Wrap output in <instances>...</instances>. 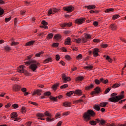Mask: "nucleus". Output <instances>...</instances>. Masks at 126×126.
Segmentation results:
<instances>
[{
	"label": "nucleus",
	"mask_w": 126,
	"mask_h": 126,
	"mask_svg": "<svg viewBox=\"0 0 126 126\" xmlns=\"http://www.w3.org/2000/svg\"><path fill=\"white\" fill-rule=\"evenodd\" d=\"M95 113L92 109L88 110L86 112H85L83 115L84 121L88 122L91 120V117H95Z\"/></svg>",
	"instance_id": "1"
},
{
	"label": "nucleus",
	"mask_w": 126,
	"mask_h": 126,
	"mask_svg": "<svg viewBox=\"0 0 126 126\" xmlns=\"http://www.w3.org/2000/svg\"><path fill=\"white\" fill-rule=\"evenodd\" d=\"M125 97V95H118L115 96V97H111L109 98L108 100L109 102H112V103H117L120 101V100H122Z\"/></svg>",
	"instance_id": "2"
},
{
	"label": "nucleus",
	"mask_w": 126,
	"mask_h": 126,
	"mask_svg": "<svg viewBox=\"0 0 126 126\" xmlns=\"http://www.w3.org/2000/svg\"><path fill=\"white\" fill-rule=\"evenodd\" d=\"M31 63H36L35 65L36 66H40V63L37 62L35 60H30L29 61L25 62V64L26 65H30Z\"/></svg>",
	"instance_id": "3"
},
{
	"label": "nucleus",
	"mask_w": 126,
	"mask_h": 126,
	"mask_svg": "<svg viewBox=\"0 0 126 126\" xmlns=\"http://www.w3.org/2000/svg\"><path fill=\"white\" fill-rule=\"evenodd\" d=\"M63 10L64 11H67V12H72L74 10V7L72 5L64 7H63Z\"/></svg>",
	"instance_id": "4"
},
{
	"label": "nucleus",
	"mask_w": 126,
	"mask_h": 126,
	"mask_svg": "<svg viewBox=\"0 0 126 126\" xmlns=\"http://www.w3.org/2000/svg\"><path fill=\"white\" fill-rule=\"evenodd\" d=\"M62 78L64 83H66V82H68L71 80V78L70 77L66 76L65 74H62Z\"/></svg>",
	"instance_id": "5"
},
{
	"label": "nucleus",
	"mask_w": 126,
	"mask_h": 126,
	"mask_svg": "<svg viewBox=\"0 0 126 126\" xmlns=\"http://www.w3.org/2000/svg\"><path fill=\"white\" fill-rule=\"evenodd\" d=\"M12 89L13 91H15V92H17L18 91H20L21 89V86L17 84H15L12 86Z\"/></svg>",
	"instance_id": "6"
},
{
	"label": "nucleus",
	"mask_w": 126,
	"mask_h": 126,
	"mask_svg": "<svg viewBox=\"0 0 126 126\" xmlns=\"http://www.w3.org/2000/svg\"><path fill=\"white\" fill-rule=\"evenodd\" d=\"M32 63V64L30 65L29 68L31 70L33 71V72H36V70H37V68H38V66H37V65L34 63Z\"/></svg>",
	"instance_id": "7"
},
{
	"label": "nucleus",
	"mask_w": 126,
	"mask_h": 126,
	"mask_svg": "<svg viewBox=\"0 0 126 126\" xmlns=\"http://www.w3.org/2000/svg\"><path fill=\"white\" fill-rule=\"evenodd\" d=\"M11 119H14V122H17L18 119H17V113L13 112L10 115Z\"/></svg>",
	"instance_id": "8"
},
{
	"label": "nucleus",
	"mask_w": 126,
	"mask_h": 126,
	"mask_svg": "<svg viewBox=\"0 0 126 126\" xmlns=\"http://www.w3.org/2000/svg\"><path fill=\"white\" fill-rule=\"evenodd\" d=\"M93 54L94 58H97L99 56V49L94 48L93 49Z\"/></svg>",
	"instance_id": "9"
},
{
	"label": "nucleus",
	"mask_w": 126,
	"mask_h": 126,
	"mask_svg": "<svg viewBox=\"0 0 126 126\" xmlns=\"http://www.w3.org/2000/svg\"><path fill=\"white\" fill-rule=\"evenodd\" d=\"M85 21V18H80L75 21L76 24H82Z\"/></svg>",
	"instance_id": "10"
},
{
	"label": "nucleus",
	"mask_w": 126,
	"mask_h": 126,
	"mask_svg": "<svg viewBox=\"0 0 126 126\" xmlns=\"http://www.w3.org/2000/svg\"><path fill=\"white\" fill-rule=\"evenodd\" d=\"M24 67H25V65H20L17 69L18 72H19L20 73H23V72H24Z\"/></svg>",
	"instance_id": "11"
},
{
	"label": "nucleus",
	"mask_w": 126,
	"mask_h": 126,
	"mask_svg": "<svg viewBox=\"0 0 126 126\" xmlns=\"http://www.w3.org/2000/svg\"><path fill=\"white\" fill-rule=\"evenodd\" d=\"M93 88H94V85L91 84L90 85L86 86L85 88V90H86V91H89L91 90V89H93Z\"/></svg>",
	"instance_id": "12"
},
{
	"label": "nucleus",
	"mask_w": 126,
	"mask_h": 126,
	"mask_svg": "<svg viewBox=\"0 0 126 126\" xmlns=\"http://www.w3.org/2000/svg\"><path fill=\"white\" fill-rule=\"evenodd\" d=\"M42 93V90H36V91H34L32 94V96H33L34 95H38L39 96H40V95Z\"/></svg>",
	"instance_id": "13"
},
{
	"label": "nucleus",
	"mask_w": 126,
	"mask_h": 126,
	"mask_svg": "<svg viewBox=\"0 0 126 126\" xmlns=\"http://www.w3.org/2000/svg\"><path fill=\"white\" fill-rule=\"evenodd\" d=\"M53 39L56 41H60L62 39V35L60 34H56L54 35Z\"/></svg>",
	"instance_id": "14"
},
{
	"label": "nucleus",
	"mask_w": 126,
	"mask_h": 126,
	"mask_svg": "<svg viewBox=\"0 0 126 126\" xmlns=\"http://www.w3.org/2000/svg\"><path fill=\"white\" fill-rule=\"evenodd\" d=\"M110 28L111 30H112V31H115V30H117V29L118 28V26L115 24H112L110 25Z\"/></svg>",
	"instance_id": "15"
},
{
	"label": "nucleus",
	"mask_w": 126,
	"mask_h": 126,
	"mask_svg": "<svg viewBox=\"0 0 126 126\" xmlns=\"http://www.w3.org/2000/svg\"><path fill=\"white\" fill-rule=\"evenodd\" d=\"M63 107H65V108L71 107V102L65 101L64 103H63Z\"/></svg>",
	"instance_id": "16"
},
{
	"label": "nucleus",
	"mask_w": 126,
	"mask_h": 126,
	"mask_svg": "<svg viewBox=\"0 0 126 126\" xmlns=\"http://www.w3.org/2000/svg\"><path fill=\"white\" fill-rule=\"evenodd\" d=\"M64 45H71V40L70 37H67L65 39Z\"/></svg>",
	"instance_id": "17"
},
{
	"label": "nucleus",
	"mask_w": 126,
	"mask_h": 126,
	"mask_svg": "<svg viewBox=\"0 0 126 126\" xmlns=\"http://www.w3.org/2000/svg\"><path fill=\"white\" fill-rule=\"evenodd\" d=\"M84 7L85 8H87V9H94V8H96V5H90L89 6H85Z\"/></svg>",
	"instance_id": "18"
},
{
	"label": "nucleus",
	"mask_w": 126,
	"mask_h": 126,
	"mask_svg": "<svg viewBox=\"0 0 126 126\" xmlns=\"http://www.w3.org/2000/svg\"><path fill=\"white\" fill-rule=\"evenodd\" d=\"M94 90L95 92L97 93V94H99L102 92V90L100 87H96L94 89Z\"/></svg>",
	"instance_id": "19"
},
{
	"label": "nucleus",
	"mask_w": 126,
	"mask_h": 126,
	"mask_svg": "<svg viewBox=\"0 0 126 126\" xmlns=\"http://www.w3.org/2000/svg\"><path fill=\"white\" fill-rule=\"evenodd\" d=\"M59 86H60V83H57L52 86V88L53 90H54V91H56Z\"/></svg>",
	"instance_id": "20"
},
{
	"label": "nucleus",
	"mask_w": 126,
	"mask_h": 126,
	"mask_svg": "<svg viewBox=\"0 0 126 126\" xmlns=\"http://www.w3.org/2000/svg\"><path fill=\"white\" fill-rule=\"evenodd\" d=\"M53 59L50 57L44 60L43 63H52Z\"/></svg>",
	"instance_id": "21"
},
{
	"label": "nucleus",
	"mask_w": 126,
	"mask_h": 126,
	"mask_svg": "<svg viewBox=\"0 0 126 126\" xmlns=\"http://www.w3.org/2000/svg\"><path fill=\"white\" fill-rule=\"evenodd\" d=\"M74 94L78 95L79 96H81L82 92H81V90H76L74 92Z\"/></svg>",
	"instance_id": "22"
},
{
	"label": "nucleus",
	"mask_w": 126,
	"mask_h": 126,
	"mask_svg": "<svg viewBox=\"0 0 126 126\" xmlns=\"http://www.w3.org/2000/svg\"><path fill=\"white\" fill-rule=\"evenodd\" d=\"M35 43V40H31L26 43V46H33Z\"/></svg>",
	"instance_id": "23"
},
{
	"label": "nucleus",
	"mask_w": 126,
	"mask_h": 126,
	"mask_svg": "<svg viewBox=\"0 0 126 126\" xmlns=\"http://www.w3.org/2000/svg\"><path fill=\"white\" fill-rule=\"evenodd\" d=\"M100 105H98V104H95L94 106V110H95V111H97V112H99V111H100Z\"/></svg>",
	"instance_id": "24"
},
{
	"label": "nucleus",
	"mask_w": 126,
	"mask_h": 126,
	"mask_svg": "<svg viewBox=\"0 0 126 126\" xmlns=\"http://www.w3.org/2000/svg\"><path fill=\"white\" fill-rule=\"evenodd\" d=\"M84 79V77L83 76H79L76 78L75 81H82Z\"/></svg>",
	"instance_id": "25"
},
{
	"label": "nucleus",
	"mask_w": 126,
	"mask_h": 126,
	"mask_svg": "<svg viewBox=\"0 0 126 126\" xmlns=\"http://www.w3.org/2000/svg\"><path fill=\"white\" fill-rule=\"evenodd\" d=\"M108 104V102H101L99 104V106L102 108H105V107H106Z\"/></svg>",
	"instance_id": "26"
},
{
	"label": "nucleus",
	"mask_w": 126,
	"mask_h": 126,
	"mask_svg": "<svg viewBox=\"0 0 126 126\" xmlns=\"http://www.w3.org/2000/svg\"><path fill=\"white\" fill-rule=\"evenodd\" d=\"M53 121H55V118H52V117H50V116L46 118V122H48V123L53 122Z\"/></svg>",
	"instance_id": "27"
},
{
	"label": "nucleus",
	"mask_w": 126,
	"mask_h": 126,
	"mask_svg": "<svg viewBox=\"0 0 126 126\" xmlns=\"http://www.w3.org/2000/svg\"><path fill=\"white\" fill-rule=\"evenodd\" d=\"M27 110L26 109V107L23 106L21 109V112L22 114H25L26 113Z\"/></svg>",
	"instance_id": "28"
},
{
	"label": "nucleus",
	"mask_w": 126,
	"mask_h": 126,
	"mask_svg": "<svg viewBox=\"0 0 126 126\" xmlns=\"http://www.w3.org/2000/svg\"><path fill=\"white\" fill-rule=\"evenodd\" d=\"M54 37V34L53 33H49L47 35L46 37L47 40H50V39H52Z\"/></svg>",
	"instance_id": "29"
},
{
	"label": "nucleus",
	"mask_w": 126,
	"mask_h": 126,
	"mask_svg": "<svg viewBox=\"0 0 126 126\" xmlns=\"http://www.w3.org/2000/svg\"><path fill=\"white\" fill-rule=\"evenodd\" d=\"M44 117L46 116V117H50V118H52V114H50L48 111H46L45 112H44Z\"/></svg>",
	"instance_id": "30"
},
{
	"label": "nucleus",
	"mask_w": 126,
	"mask_h": 126,
	"mask_svg": "<svg viewBox=\"0 0 126 126\" xmlns=\"http://www.w3.org/2000/svg\"><path fill=\"white\" fill-rule=\"evenodd\" d=\"M84 67L85 69H88V70H91V69H92L93 68V66L90 65H88V66H86Z\"/></svg>",
	"instance_id": "31"
},
{
	"label": "nucleus",
	"mask_w": 126,
	"mask_h": 126,
	"mask_svg": "<svg viewBox=\"0 0 126 126\" xmlns=\"http://www.w3.org/2000/svg\"><path fill=\"white\" fill-rule=\"evenodd\" d=\"M49 99H50L52 101H58V97H54L53 96H50L49 97Z\"/></svg>",
	"instance_id": "32"
},
{
	"label": "nucleus",
	"mask_w": 126,
	"mask_h": 126,
	"mask_svg": "<svg viewBox=\"0 0 126 126\" xmlns=\"http://www.w3.org/2000/svg\"><path fill=\"white\" fill-rule=\"evenodd\" d=\"M83 99H79L73 101V104H78V103H83Z\"/></svg>",
	"instance_id": "33"
},
{
	"label": "nucleus",
	"mask_w": 126,
	"mask_h": 126,
	"mask_svg": "<svg viewBox=\"0 0 126 126\" xmlns=\"http://www.w3.org/2000/svg\"><path fill=\"white\" fill-rule=\"evenodd\" d=\"M118 87H120V84L116 83L115 84H113L112 86V88H118Z\"/></svg>",
	"instance_id": "34"
},
{
	"label": "nucleus",
	"mask_w": 126,
	"mask_h": 126,
	"mask_svg": "<svg viewBox=\"0 0 126 126\" xmlns=\"http://www.w3.org/2000/svg\"><path fill=\"white\" fill-rule=\"evenodd\" d=\"M89 124L91 125V126H96V125H97L95 121L94 120L90 121Z\"/></svg>",
	"instance_id": "35"
},
{
	"label": "nucleus",
	"mask_w": 126,
	"mask_h": 126,
	"mask_svg": "<svg viewBox=\"0 0 126 126\" xmlns=\"http://www.w3.org/2000/svg\"><path fill=\"white\" fill-rule=\"evenodd\" d=\"M4 50L6 51V52H9V51H11V47L8 46V45L5 46L4 48Z\"/></svg>",
	"instance_id": "36"
},
{
	"label": "nucleus",
	"mask_w": 126,
	"mask_h": 126,
	"mask_svg": "<svg viewBox=\"0 0 126 126\" xmlns=\"http://www.w3.org/2000/svg\"><path fill=\"white\" fill-rule=\"evenodd\" d=\"M44 54V52L43 51L40 52L38 53H36L35 55V56L36 58H39V57H41V55H43Z\"/></svg>",
	"instance_id": "37"
},
{
	"label": "nucleus",
	"mask_w": 126,
	"mask_h": 126,
	"mask_svg": "<svg viewBox=\"0 0 126 126\" xmlns=\"http://www.w3.org/2000/svg\"><path fill=\"white\" fill-rule=\"evenodd\" d=\"M51 94L52 93H50V92H46L43 94L44 96H45V97L47 96H51Z\"/></svg>",
	"instance_id": "38"
},
{
	"label": "nucleus",
	"mask_w": 126,
	"mask_h": 126,
	"mask_svg": "<svg viewBox=\"0 0 126 126\" xmlns=\"http://www.w3.org/2000/svg\"><path fill=\"white\" fill-rule=\"evenodd\" d=\"M36 117H38L39 118H44L45 115L43 113H38L36 114Z\"/></svg>",
	"instance_id": "39"
},
{
	"label": "nucleus",
	"mask_w": 126,
	"mask_h": 126,
	"mask_svg": "<svg viewBox=\"0 0 126 126\" xmlns=\"http://www.w3.org/2000/svg\"><path fill=\"white\" fill-rule=\"evenodd\" d=\"M105 124H106V121L103 119H101L100 120V123L99 124V125H101V126H104V125H105Z\"/></svg>",
	"instance_id": "40"
},
{
	"label": "nucleus",
	"mask_w": 126,
	"mask_h": 126,
	"mask_svg": "<svg viewBox=\"0 0 126 126\" xmlns=\"http://www.w3.org/2000/svg\"><path fill=\"white\" fill-rule=\"evenodd\" d=\"M106 61H108L109 63H112L113 62V60L111 58L109 57V56H106L105 58Z\"/></svg>",
	"instance_id": "41"
},
{
	"label": "nucleus",
	"mask_w": 126,
	"mask_h": 126,
	"mask_svg": "<svg viewBox=\"0 0 126 126\" xmlns=\"http://www.w3.org/2000/svg\"><path fill=\"white\" fill-rule=\"evenodd\" d=\"M73 93H74V92H73V91H70V92H67L66 94V96H71V95H73Z\"/></svg>",
	"instance_id": "42"
},
{
	"label": "nucleus",
	"mask_w": 126,
	"mask_h": 126,
	"mask_svg": "<svg viewBox=\"0 0 126 126\" xmlns=\"http://www.w3.org/2000/svg\"><path fill=\"white\" fill-rule=\"evenodd\" d=\"M68 87V85L67 84H64L60 87L61 89H64V88H66Z\"/></svg>",
	"instance_id": "43"
},
{
	"label": "nucleus",
	"mask_w": 126,
	"mask_h": 126,
	"mask_svg": "<svg viewBox=\"0 0 126 126\" xmlns=\"http://www.w3.org/2000/svg\"><path fill=\"white\" fill-rule=\"evenodd\" d=\"M111 11H114V8H108L105 10V12H111Z\"/></svg>",
	"instance_id": "44"
},
{
	"label": "nucleus",
	"mask_w": 126,
	"mask_h": 126,
	"mask_svg": "<svg viewBox=\"0 0 126 126\" xmlns=\"http://www.w3.org/2000/svg\"><path fill=\"white\" fill-rule=\"evenodd\" d=\"M51 14H54V12H53L52 9H50L48 11V16H50V15H51Z\"/></svg>",
	"instance_id": "45"
},
{
	"label": "nucleus",
	"mask_w": 126,
	"mask_h": 126,
	"mask_svg": "<svg viewBox=\"0 0 126 126\" xmlns=\"http://www.w3.org/2000/svg\"><path fill=\"white\" fill-rule=\"evenodd\" d=\"M60 26H61V27H62V28H65V27H67L66 23L60 24Z\"/></svg>",
	"instance_id": "46"
},
{
	"label": "nucleus",
	"mask_w": 126,
	"mask_h": 126,
	"mask_svg": "<svg viewBox=\"0 0 126 126\" xmlns=\"http://www.w3.org/2000/svg\"><path fill=\"white\" fill-rule=\"evenodd\" d=\"M59 45H60V44L59 43H53L52 46L57 48V47H59Z\"/></svg>",
	"instance_id": "47"
},
{
	"label": "nucleus",
	"mask_w": 126,
	"mask_h": 126,
	"mask_svg": "<svg viewBox=\"0 0 126 126\" xmlns=\"http://www.w3.org/2000/svg\"><path fill=\"white\" fill-rule=\"evenodd\" d=\"M76 60H81L82 59V55L79 54L76 57Z\"/></svg>",
	"instance_id": "48"
},
{
	"label": "nucleus",
	"mask_w": 126,
	"mask_h": 126,
	"mask_svg": "<svg viewBox=\"0 0 126 126\" xmlns=\"http://www.w3.org/2000/svg\"><path fill=\"white\" fill-rule=\"evenodd\" d=\"M85 37L88 39H91V35L87 33L85 34Z\"/></svg>",
	"instance_id": "49"
},
{
	"label": "nucleus",
	"mask_w": 126,
	"mask_h": 126,
	"mask_svg": "<svg viewBox=\"0 0 126 126\" xmlns=\"http://www.w3.org/2000/svg\"><path fill=\"white\" fill-rule=\"evenodd\" d=\"M65 58L66 60H67V61H70V60H71L70 56H69V55H67L65 56Z\"/></svg>",
	"instance_id": "50"
},
{
	"label": "nucleus",
	"mask_w": 126,
	"mask_h": 126,
	"mask_svg": "<svg viewBox=\"0 0 126 126\" xmlns=\"http://www.w3.org/2000/svg\"><path fill=\"white\" fill-rule=\"evenodd\" d=\"M5 22H8L9 21H10V20H11V17H10L9 18H5Z\"/></svg>",
	"instance_id": "51"
},
{
	"label": "nucleus",
	"mask_w": 126,
	"mask_h": 126,
	"mask_svg": "<svg viewBox=\"0 0 126 126\" xmlns=\"http://www.w3.org/2000/svg\"><path fill=\"white\" fill-rule=\"evenodd\" d=\"M117 18H119V15H114L112 17V19H113V20H116Z\"/></svg>",
	"instance_id": "52"
},
{
	"label": "nucleus",
	"mask_w": 126,
	"mask_h": 126,
	"mask_svg": "<svg viewBox=\"0 0 126 126\" xmlns=\"http://www.w3.org/2000/svg\"><path fill=\"white\" fill-rule=\"evenodd\" d=\"M41 24H42L43 26H47L48 25V22H46V21L43 20L41 22Z\"/></svg>",
	"instance_id": "53"
},
{
	"label": "nucleus",
	"mask_w": 126,
	"mask_h": 126,
	"mask_svg": "<svg viewBox=\"0 0 126 126\" xmlns=\"http://www.w3.org/2000/svg\"><path fill=\"white\" fill-rule=\"evenodd\" d=\"M94 83L97 85H99V84H100V83H101V82L98 80V79H95L94 80Z\"/></svg>",
	"instance_id": "54"
},
{
	"label": "nucleus",
	"mask_w": 126,
	"mask_h": 126,
	"mask_svg": "<svg viewBox=\"0 0 126 126\" xmlns=\"http://www.w3.org/2000/svg\"><path fill=\"white\" fill-rule=\"evenodd\" d=\"M18 44H19V43L17 42H15V41H13L11 43V46H15L16 45H18Z\"/></svg>",
	"instance_id": "55"
},
{
	"label": "nucleus",
	"mask_w": 126,
	"mask_h": 126,
	"mask_svg": "<svg viewBox=\"0 0 126 126\" xmlns=\"http://www.w3.org/2000/svg\"><path fill=\"white\" fill-rule=\"evenodd\" d=\"M75 40L78 44H80L81 43V39L80 38L75 39Z\"/></svg>",
	"instance_id": "56"
},
{
	"label": "nucleus",
	"mask_w": 126,
	"mask_h": 126,
	"mask_svg": "<svg viewBox=\"0 0 126 126\" xmlns=\"http://www.w3.org/2000/svg\"><path fill=\"white\" fill-rule=\"evenodd\" d=\"M66 23V27H70L71 26H72V23Z\"/></svg>",
	"instance_id": "57"
},
{
	"label": "nucleus",
	"mask_w": 126,
	"mask_h": 126,
	"mask_svg": "<svg viewBox=\"0 0 126 126\" xmlns=\"http://www.w3.org/2000/svg\"><path fill=\"white\" fill-rule=\"evenodd\" d=\"M60 59L61 57L60 56V55L58 54L56 55V61H60Z\"/></svg>",
	"instance_id": "58"
},
{
	"label": "nucleus",
	"mask_w": 126,
	"mask_h": 126,
	"mask_svg": "<svg viewBox=\"0 0 126 126\" xmlns=\"http://www.w3.org/2000/svg\"><path fill=\"white\" fill-rule=\"evenodd\" d=\"M111 89L110 88H107L105 90V91H104V93L105 94H108V92H110V90H111Z\"/></svg>",
	"instance_id": "59"
},
{
	"label": "nucleus",
	"mask_w": 126,
	"mask_h": 126,
	"mask_svg": "<svg viewBox=\"0 0 126 126\" xmlns=\"http://www.w3.org/2000/svg\"><path fill=\"white\" fill-rule=\"evenodd\" d=\"M21 92H23V93H25V92H26L27 91V89L26 88H22L21 89Z\"/></svg>",
	"instance_id": "60"
},
{
	"label": "nucleus",
	"mask_w": 126,
	"mask_h": 126,
	"mask_svg": "<svg viewBox=\"0 0 126 126\" xmlns=\"http://www.w3.org/2000/svg\"><path fill=\"white\" fill-rule=\"evenodd\" d=\"M96 94H97V93L95 91H93L91 93V95L92 96H95V95H96Z\"/></svg>",
	"instance_id": "61"
},
{
	"label": "nucleus",
	"mask_w": 126,
	"mask_h": 126,
	"mask_svg": "<svg viewBox=\"0 0 126 126\" xmlns=\"http://www.w3.org/2000/svg\"><path fill=\"white\" fill-rule=\"evenodd\" d=\"M12 107L13 108H14V109H17L18 108V104H14L12 105Z\"/></svg>",
	"instance_id": "62"
},
{
	"label": "nucleus",
	"mask_w": 126,
	"mask_h": 126,
	"mask_svg": "<svg viewBox=\"0 0 126 126\" xmlns=\"http://www.w3.org/2000/svg\"><path fill=\"white\" fill-rule=\"evenodd\" d=\"M17 18H15L14 19V25L15 26H16L17 24Z\"/></svg>",
	"instance_id": "63"
},
{
	"label": "nucleus",
	"mask_w": 126,
	"mask_h": 126,
	"mask_svg": "<svg viewBox=\"0 0 126 126\" xmlns=\"http://www.w3.org/2000/svg\"><path fill=\"white\" fill-rule=\"evenodd\" d=\"M11 80H12V81H18V78H11Z\"/></svg>",
	"instance_id": "64"
}]
</instances>
